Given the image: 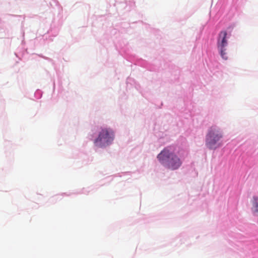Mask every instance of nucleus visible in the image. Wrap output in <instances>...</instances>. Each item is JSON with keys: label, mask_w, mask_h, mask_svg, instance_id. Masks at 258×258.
<instances>
[{"label": "nucleus", "mask_w": 258, "mask_h": 258, "mask_svg": "<svg viewBox=\"0 0 258 258\" xmlns=\"http://www.w3.org/2000/svg\"><path fill=\"white\" fill-rule=\"evenodd\" d=\"M160 162L171 170L178 169L182 164V161L174 153L165 148L157 156Z\"/></svg>", "instance_id": "nucleus-1"}, {"label": "nucleus", "mask_w": 258, "mask_h": 258, "mask_svg": "<svg viewBox=\"0 0 258 258\" xmlns=\"http://www.w3.org/2000/svg\"><path fill=\"white\" fill-rule=\"evenodd\" d=\"M226 44V31H223L219 34L217 41L218 49L223 58L225 57V46Z\"/></svg>", "instance_id": "nucleus-4"}, {"label": "nucleus", "mask_w": 258, "mask_h": 258, "mask_svg": "<svg viewBox=\"0 0 258 258\" xmlns=\"http://www.w3.org/2000/svg\"><path fill=\"white\" fill-rule=\"evenodd\" d=\"M251 210L253 213H256L258 211V197L253 196L252 200Z\"/></svg>", "instance_id": "nucleus-5"}, {"label": "nucleus", "mask_w": 258, "mask_h": 258, "mask_svg": "<svg viewBox=\"0 0 258 258\" xmlns=\"http://www.w3.org/2000/svg\"><path fill=\"white\" fill-rule=\"evenodd\" d=\"M222 138L221 131L216 127H212L206 137V146L211 149H216L220 146Z\"/></svg>", "instance_id": "nucleus-3"}, {"label": "nucleus", "mask_w": 258, "mask_h": 258, "mask_svg": "<svg viewBox=\"0 0 258 258\" xmlns=\"http://www.w3.org/2000/svg\"><path fill=\"white\" fill-rule=\"evenodd\" d=\"M114 138L113 130L110 128L101 127L94 144L98 147L103 148L111 144Z\"/></svg>", "instance_id": "nucleus-2"}]
</instances>
